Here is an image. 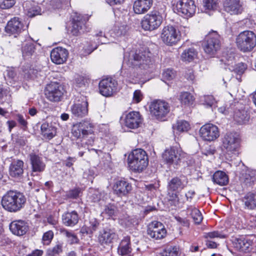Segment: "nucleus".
Here are the masks:
<instances>
[{
    "mask_svg": "<svg viewBox=\"0 0 256 256\" xmlns=\"http://www.w3.org/2000/svg\"><path fill=\"white\" fill-rule=\"evenodd\" d=\"M26 202L25 196L21 192L10 190L2 197V204L3 208L10 212H16L20 210Z\"/></svg>",
    "mask_w": 256,
    "mask_h": 256,
    "instance_id": "nucleus-1",
    "label": "nucleus"
},
{
    "mask_svg": "<svg viewBox=\"0 0 256 256\" xmlns=\"http://www.w3.org/2000/svg\"><path fill=\"white\" fill-rule=\"evenodd\" d=\"M130 168L134 172H141L148 166V158L146 152L142 149H136L132 152L128 158Z\"/></svg>",
    "mask_w": 256,
    "mask_h": 256,
    "instance_id": "nucleus-2",
    "label": "nucleus"
},
{
    "mask_svg": "<svg viewBox=\"0 0 256 256\" xmlns=\"http://www.w3.org/2000/svg\"><path fill=\"white\" fill-rule=\"evenodd\" d=\"M236 44L240 51L250 52L256 46V35L250 30L241 32L236 36Z\"/></svg>",
    "mask_w": 256,
    "mask_h": 256,
    "instance_id": "nucleus-3",
    "label": "nucleus"
},
{
    "mask_svg": "<svg viewBox=\"0 0 256 256\" xmlns=\"http://www.w3.org/2000/svg\"><path fill=\"white\" fill-rule=\"evenodd\" d=\"M151 54L148 50H144L138 53L132 54L126 62L129 66H138L146 69L151 62Z\"/></svg>",
    "mask_w": 256,
    "mask_h": 256,
    "instance_id": "nucleus-4",
    "label": "nucleus"
},
{
    "mask_svg": "<svg viewBox=\"0 0 256 256\" xmlns=\"http://www.w3.org/2000/svg\"><path fill=\"white\" fill-rule=\"evenodd\" d=\"M94 125L89 120H83L74 125L72 136L77 138H85L89 135H94Z\"/></svg>",
    "mask_w": 256,
    "mask_h": 256,
    "instance_id": "nucleus-5",
    "label": "nucleus"
},
{
    "mask_svg": "<svg viewBox=\"0 0 256 256\" xmlns=\"http://www.w3.org/2000/svg\"><path fill=\"white\" fill-rule=\"evenodd\" d=\"M162 22V16L159 13L152 12L144 16L140 24L144 30L152 31L157 29L161 25Z\"/></svg>",
    "mask_w": 256,
    "mask_h": 256,
    "instance_id": "nucleus-6",
    "label": "nucleus"
},
{
    "mask_svg": "<svg viewBox=\"0 0 256 256\" xmlns=\"http://www.w3.org/2000/svg\"><path fill=\"white\" fill-rule=\"evenodd\" d=\"M220 47V36L216 32H210L206 38V42L204 46L205 52L210 56H214Z\"/></svg>",
    "mask_w": 256,
    "mask_h": 256,
    "instance_id": "nucleus-7",
    "label": "nucleus"
},
{
    "mask_svg": "<svg viewBox=\"0 0 256 256\" xmlns=\"http://www.w3.org/2000/svg\"><path fill=\"white\" fill-rule=\"evenodd\" d=\"M151 114L158 120L166 117L170 112V106L167 102L161 100H155L150 106Z\"/></svg>",
    "mask_w": 256,
    "mask_h": 256,
    "instance_id": "nucleus-8",
    "label": "nucleus"
},
{
    "mask_svg": "<svg viewBox=\"0 0 256 256\" xmlns=\"http://www.w3.org/2000/svg\"><path fill=\"white\" fill-rule=\"evenodd\" d=\"M160 38L166 44L173 46L180 40V34L175 27L172 26H167L162 28Z\"/></svg>",
    "mask_w": 256,
    "mask_h": 256,
    "instance_id": "nucleus-9",
    "label": "nucleus"
},
{
    "mask_svg": "<svg viewBox=\"0 0 256 256\" xmlns=\"http://www.w3.org/2000/svg\"><path fill=\"white\" fill-rule=\"evenodd\" d=\"M222 146L228 154L236 155L240 147L238 136L234 133H227L223 138Z\"/></svg>",
    "mask_w": 256,
    "mask_h": 256,
    "instance_id": "nucleus-10",
    "label": "nucleus"
},
{
    "mask_svg": "<svg viewBox=\"0 0 256 256\" xmlns=\"http://www.w3.org/2000/svg\"><path fill=\"white\" fill-rule=\"evenodd\" d=\"M182 158V152L175 147H170L166 149L162 154V158L166 164L174 168L180 164Z\"/></svg>",
    "mask_w": 256,
    "mask_h": 256,
    "instance_id": "nucleus-11",
    "label": "nucleus"
},
{
    "mask_svg": "<svg viewBox=\"0 0 256 256\" xmlns=\"http://www.w3.org/2000/svg\"><path fill=\"white\" fill-rule=\"evenodd\" d=\"M174 10L178 14L188 18L192 16L195 14L196 6L192 0H180L176 2Z\"/></svg>",
    "mask_w": 256,
    "mask_h": 256,
    "instance_id": "nucleus-12",
    "label": "nucleus"
},
{
    "mask_svg": "<svg viewBox=\"0 0 256 256\" xmlns=\"http://www.w3.org/2000/svg\"><path fill=\"white\" fill-rule=\"evenodd\" d=\"M147 234L151 238L159 240L165 238L166 230L162 223L154 221L149 224Z\"/></svg>",
    "mask_w": 256,
    "mask_h": 256,
    "instance_id": "nucleus-13",
    "label": "nucleus"
},
{
    "mask_svg": "<svg viewBox=\"0 0 256 256\" xmlns=\"http://www.w3.org/2000/svg\"><path fill=\"white\" fill-rule=\"evenodd\" d=\"M200 134L204 140L211 142L214 140L219 136L220 132L216 125L208 124L200 128Z\"/></svg>",
    "mask_w": 256,
    "mask_h": 256,
    "instance_id": "nucleus-14",
    "label": "nucleus"
},
{
    "mask_svg": "<svg viewBox=\"0 0 256 256\" xmlns=\"http://www.w3.org/2000/svg\"><path fill=\"white\" fill-rule=\"evenodd\" d=\"M256 244V236H252L249 238H236L234 246L238 250L243 252H249L252 250L253 246Z\"/></svg>",
    "mask_w": 256,
    "mask_h": 256,
    "instance_id": "nucleus-15",
    "label": "nucleus"
},
{
    "mask_svg": "<svg viewBox=\"0 0 256 256\" xmlns=\"http://www.w3.org/2000/svg\"><path fill=\"white\" fill-rule=\"evenodd\" d=\"M62 90V88L58 84L52 82L46 87L45 94L50 100L58 102L63 94Z\"/></svg>",
    "mask_w": 256,
    "mask_h": 256,
    "instance_id": "nucleus-16",
    "label": "nucleus"
},
{
    "mask_svg": "<svg viewBox=\"0 0 256 256\" xmlns=\"http://www.w3.org/2000/svg\"><path fill=\"white\" fill-rule=\"evenodd\" d=\"M116 82L111 78L104 79L99 84L100 92L105 96H111L116 91Z\"/></svg>",
    "mask_w": 256,
    "mask_h": 256,
    "instance_id": "nucleus-17",
    "label": "nucleus"
},
{
    "mask_svg": "<svg viewBox=\"0 0 256 256\" xmlns=\"http://www.w3.org/2000/svg\"><path fill=\"white\" fill-rule=\"evenodd\" d=\"M118 238V235L110 229H106L100 232L98 241L104 247L109 246L116 240Z\"/></svg>",
    "mask_w": 256,
    "mask_h": 256,
    "instance_id": "nucleus-18",
    "label": "nucleus"
},
{
    "mask_svg": "<svg viewBox=\"0 0 256 256\" xmlns=\"http://www.w3.org/2000/svg\"><path fill=\"white\" fill-rule=\"evenodd\" d=\"M68 51L62 47L56 48L50 52L52 61L57 64H60L65 62L68 58Z\"/></svg>",
    "mask_w": 256,
    "mask_h": 256,
    "instance_id": "nucleus-19",
    "label": "nucleus"
},
{
    "mask_svg": "<svg viewBox=\"0 0 256 256\" xmlns=\"http://www.w3.org/2000/svg\"><path fill=\"white\" fill-rule=\"evenodd\" d=\"M142 122L141 116L137 112H130L126 115L124 120L126 126L132 129L138 128Z\"/></svg>",
    "mask_w": 256,
    "mask_h": 256,
    "instance_id": "nucleus-20",
    "label": "nucleus"
},
{
    "mask_svg": "<svg viewBox=\"0 0 256 256\" xmlns=\"http://www.w3.org/2000/svg\"><path fill=\"white\" fill-rule=\"evenodd\" d=\"M10 231L15 235L23 236L28 230V226L26 222L22 220H14L10 224Z\"/></svg>",
    "mask_w": 256,
    "mask_h": 256,
    "instance_id": "nucleus-21",
    "label": "nucleus"
},
{
    "mask_svg": "<svg viewBox=\"0 0 256 256\" xmlns=\"http://www.w3.org/2000/svg\"><path fill=\"white\" fill-rule=\"evenodd\" d=\"M24 25L18 18H14L9 20L6 26V32L9 34H18L23 29Z\"/></svg>",
    "mask_w": 256,
    "mask_h": 256,
    "instance_id": "nucleus-22",
    "label": "nucleus"
},
{
    "mask_svg": "<svg viewBox=\"0 0 256 256\" xmlns=\"http://www.w3.org/2000/svg\"><path fill=\"white\" fill-rule=\"evenodd\" d=\"M152 0H136L133 4L134 12L138 14L147 12L152 4Z\"/></svg>",
    "mask_w": 256,
    "mask_h": 256,
    "instance_id": "nucleus-23",
    "label": "nucleus"
},
{
    "mask_svg": "<svg viewBox=\"0 0 256 256\" xmlns=\"http://www.w3.org/2000/svg\"><path fill=\"white\" fill-rule=\"evenodd\" d=\"M113 189L116 194L120 196H126L132 190V186L124 180H118L114 186Z\"/></svg>",
    "mask_w": 256,
    "mask_h": 256,
    "instance_id": "nucleus-24",
    "label": "nucleus"
},
{
    "mask_svg": "<svg viewBox=\"0 0 256 256\" xmlns=\"http://www.w3.org/2000/svg\"><path fill=\"white\" fill-rule=\"evenodd\" d=\"M224 6L225 10L230 14H238L242 11L239 0H226Z\"/></svg>",
    "mask_w": 256,
    "mask_h": 256,
    "instance_id": "nucleus-25",
    "label": "nucleus"
},
{
    "mask_svg": "<svg viewBox=\"0 0 256 256\" xmlns=\"http://www.w3.org/2000/svg\"><path fill=\"white\" fill-rule=\"evenodd\" d=\"M103 214H106L108 216L113 218H115V217L118 216L122 224H128L129 220L128 216H118L116 208L114 205L106 206Z\"/></svg>",
    "mask_w": 256,
    "mask_h": 256,
    "instance_id": "nucleus-26",
    "label": "nucleus"
},
{
    "mask_svg": "<svg viewBox=\"0 0 256 256\" xmlns=\"http://www.w3.org/2000/svg\"><path fill=\"white\" fill-rule=\"evenodd\" d=\"M188 180L185 177H175L172 178L168 182L169 190L177 191L184 188L187 185Z\"/></svg>",
    "mask_w": 256,
    "mask_h": 256,
    "instance_id": "nucleus-27",
    "label": "nucleus"
},
{
    "mask_svg": "<svg viewBox=\"0 0 256 256\" xmlns=\"http://www.w3.org/2000/svg\"><path fill=\"white\" fill-rule=\"evenodd\" d=\"M72 114L76 117L82 118L88 113V102L86 101L82 102L80 104H76L71 108Z\"/></svg>",
    "mask_w": 256,
    "mask_h": 256,
    "instance_id": "nucleus-28",
    "label": "nucleus"
},
{
    "mask_svg": "<svg viewBox=\"0 0 256 256\" xmlns=\"http://www.w3.org/2000/svg\"><path fill=\"white\" fill-rule=\"evenodd\" d=\"M130 237L126 236L122 240L118 250V254L121 256H132Z\"/></svg>",
    "mask_w": 256,
    "mask_h": 256,
    "instance_id": "nucleus-29",
    "label": "nucleus"
},
{
    "mask_svg": "<svg viewBox=\"0 0 256 256\" xmlns=\"http://www.w3.org/2000/svg\"><path fill=\"white\" fill-rule=\"evenodd\" d=\"M78 214L74 210L66 212L62 216L63 224L68 226H72L76 225L78 222Z\"/></svg>",
    "mask_w": 256,
    "mask_h": 256,
    "instance_id": "nucleus-30",
    "label": "nucleus"
},
{
    "mask_svg": "<svg viewBox=\"0 0 256 256\" xmlns=\"http://www.w3.org/2000/svg\"><path fill=\"white\" fill-rule=\"evenodd\" d=\"M30 157L33 172H41L44 170L46 165L42 158L34 154H30Z\"/></svg>",
    "mask_w": 256,
    "mask_h": 256,
    "instance_id": "nucleus-31",
    "label": "nucleus"
},
{
    "mask_svg": "<svg viewBox=\"0 0 256 256\" xmlns=\"http://www.w3.org/2000/svg\"><path fill=\"white\" fill-rule=\"evenodd\" d=\"M86 21L81 16H77L73 18L71 33L77 36L80 34V30L84 26Z\"/></svg>",
    "mask_w": 256,
    "mask_h": 256,
    "instance_id": "nucleus-32",
    "label": "nucleus"
},
{
    "mask_svg": "<svg viewBox=\"0 0 256 256\" xmlns=\"http://www.w3.org/2000/svg\"><path fill=\"white\" fill-rule=\"evenodd\" d=\"M242 202L246 208L250 210L256 209V192H248L242 198Z\"/></svg>",
    "mask_w": 256,
    "mask_h": 256,
    "instance_id": "nucleus-33",
    "label": "nucleus"
},
{
    "mask_svg": "<svg viewBox=\"0 0 256 256\" xmlns=\"http://www.w3.org/2000/svg\"><path fill=\"white\" fill-rule=\"evenodd\" d=\"M41 131L44 136L48 139H52L56 133V129L52 124L44 122L41 126Z\"/></svg>",
    "mask_w": 256,
    "mask_h": 256,
    "instance_id": "nucleus-34",
    "label": "nucleus"
},
{
    "mask_svg": "<svg viewBox=\"0 0 256 256\" xmlns=\"http://www.w3.org/2000/svg\"><path fill=\"white\" fill-rule=\"evenodd\" d=\"M24 162L18 160L12 162L10 166V174L12 177H18L23 174Z\"/></svg>",
    "mask_w": 256,
    "mask_h": 256,
    "instance_id": "nucleus-35",
    "label": "nucleus"
},
{
    "mask_svg": "<svg viewBox=\"0 0 256 256\" xmlns=\"http://www.w3.org/2000/svg\"><path fill=\"white\" fill-rule=\"evenodd\" d=\"M128 30V26L126 24H116L111 30L110 34L114 38L118 39L124 36Z\"/></svg>",
    "mask_w": 256,
    "mask_h": 256,
    "instance_id": "nucleus-36",
    "label": "nucleus"
},
{
    "mask_svg": "<svg viewBox=\"0 0 256 256\" xmlns=\"http://www.w3.org/2000/svg\"><path fill=\"white\" fill-rule=\"evenodd\" d=\"M213 181L220 186H225L228 182V176L222 171H217L213 175Z\"/></svg>",
    "mask_w": 256,
    "mask_h": 256,
    "instance_id": "nucleus-37",
    "label": "nucleus"
},
{
    "mask_svg": "<svg viewBox=\"0 0 256 256\" xmlns=\"http://www.w3.org/2000/svg\"><path fill=\"white\" fill-rule=\"evenodd\" d=\"M249 118L247 112L244 109L236 110L234 115V120L240 124L247 122Z\"/></svg>",
    "mask_w": 256,
    "mask_h": 256,
    "instance_id": "nucleus-38",
    "label": "nucleus"
},
{
    "mask_svg": "<svg viewBox=\"0 0 256 256\" xmlns=\"http://www.w3.org/2000/svg\"><path fill=\"white\" fill-rule=\"evenodd\" d=\"M168 200L171 205L177 207L182 206L185 202V198L182 195L178 196L176 193L169 194Z\"/></svg>",
    "mask_w": 256,
    "mask_h": 256,
    "instance_id": "nucleus-39",
    "label": "nucleus"
},
{
    "mask_svg": "<svg viewBox=\"0 0 256 256\" xmlns=\"http://www.w3.org/2000/svg\"><path fill=\"white\" fill-rule=\"evenodd\" d=\"M197 56L196 51L193 48L185 50L181 54L180 58L183 62H190Z\"/></svg>",
    "mask_w": 256,
    "mask_h": 256,
    "instance_id": "nucleus-40",
    "label": "nucleus"
},
{
    "mask_svg": "<svg viewBox=\"0 0 256 256\" xmlns=\"http://www.w3.org/2000/svg\"><path fill=\"white\" fill-rule=\"evenodd\" d=\"M179 100L182 105L190 106L193 104L194 98L190 93L182 92L179 96Z\"/></svg>",
    "mask_w": 256,
    "mask_h": 256,
    "instance_id": "nucleus-41",
    "label": "nucleus"
},
{
    "mask_svg": "<svg viewBox=\"0 0 256 256\" xmlns=\"http://www.w3.org/2000/svg\"><path fill=\"white\" fill-rule=\"evenodd\" d=\"M190 128L188 122L184 120H178L172 126L174 131L176 130L178 132H188Z\"/></svg>",
    "mask_w": 256,
    "mask_h": 256,
    "instance_id": "nucleus-42",
    "label": "nucleus"
},
{
    "mask_svg": "<svg viewBox=\"0 0 256 256\" xmlns=\"http://www.w3.org/2000/svg\"><path fill=\"white\" fill-rule=\"evenodd\" d=\"M188 212H190V215L195 224H200L202 222L203 218L198 209L190 206L188 208Z\"/></svg>",
    "mask_w": 256,
    "mask_h": 256,
    "instance_id": "nucleus-43",
    "label": "nucleus"
},
{
    "mask_svg": "<svg viewBox=\"0 0 256 256\" xmlns=\"http://www.w3.org/2000/svg\"><path fill=\"white\" fill-rule=\"evenodd\" d=\"M60 234L66 238L67 241L70 244H76L78 242L77 236L72 232L68 231L66 229L60 230Z\"/></svg>",
    "mask_w": 256,
    "mask_h": 256,
    "instance_id": "nucleus-44",
    "label": "nucleus"
},
{
    "mask_svg": "<svg viewBox=\"0 0 256 256\" xmlns=\"http://www.w3.org/2000/svg\"><path fill=\"white\" fill-rule=\"evenodd\" d=\"M24 6L27 11V14L29 17H33L40 14V8L38 6L32 5L30 2H26Z\"/></svg>",
    "mask_w": 256,
    "mask_h": 256,
    "instance_id": "nucleus-45",
    "label": "nucleus"
},
{
    "mask_svg": "<svg viewBox=\"0 0 256 256\" xmlns=\"http://www.w3.org/2000/svg\"><path fill=\"white\" fill-rule=\"evenodd\" d=\"M219 0H203V7L206 12L215 10L218 6Z\"/></svg>",
    "mask_w": 256,
    "mask_h": 256,
    "instance_id": "nucleus-46",
    "label": "nucleus"
},
{
    "mask_svg": "<svg viewBox=\"0 0 256 256\" xmlns=\"http://www.w3.org/2000/svg\"><path fill=\"white\" fill-rule=\"evenodd\" d=\"M180 250L177 246H170L166 248L162 253L161 256H179Z\"/></svg>",
    "mask_w": 256,
    "mask_h": 256,
    "instance_id": "nucleus-47",
    "label": "nucleus"
},
{
    "mask_svg": "<svg viewBox=\"0 0 256 256\" xmlns=\"http://www.w3.org/2000/svg\"><path fill=\"white\" fill-rule=\"evenodd\" d=\"M34 46L32 44H26L22 48V56L25 58H30L34 52Z\"/></svg>",
    "mask_w": 256,
    "mask_h": 256,
    "instance_id": "nucleus-48",
    "label": "nucleus"
},
{
    "mask_svg": "<svg viewBox=\"0 0 256 256\" xmlns=\"http://www.w3.org/2000/svg\"><path fill=\"white\" fill-rule=\"evenodd\" d=\"M221 61L224 62L225 64L229 66V67L233 66V64L234 63V54L232 52L230 54L224 52Z\"/></svg>",
    "mask_w": 256,
    "mask_h": 256,
    "instance_id": "nucleus-49",
    "label": "nucleus"
},
{
    "mask_svg": "<svg viewBox=\"0 0 256 256\" xmlns=\"http://www.w3.org/2000/svg\"><path fill=\"white\" fill-rule=\"evenodd\" d=\"M10 99L11 94L9 91L6 89L3 90L0 88V103L4 104L6 102L8 103Z\"/></svg>",
    "mask_w": 256,
    "mask_h": 256,
    "instance_id": "nucleus-50",
    "label": "nucleus"
},
{
    "mask_svg": "<svg viewBox=\"0 0 256 256\" xmlns=\"http://www.w3.org/2000/svg\"><path fill=\"white\" fill-rule=\"evenodd\" d=\"M201 101L203 104L209 107L214 106L216 102L214 96L212 95L204 96L202 98Z\"/></svg>",
    "mask_w": 256,
    "mask_h": 256,
    "instance_id": "nucleus-51",
    "label": "nucleus"
},
{
    "mask_svg": "<svg viewBox=\"0 0 256 256\" xmlns=\"http://www.w3.org/2000/svg\"><path fill=\"white\" fill-rule=\"evenodd\" d=\"M90 80L86 76H78L75 78L76 85L78 87H82L87 85Z\"/></svg>",
    "mask_w": 256,
    "mask_h": 256,
    "instance_id": "nucleus-52",
    "label": "nucleus"
},
{
    "mask_svg": "<svg viewBox=\"0 0 256 256\" xmlns=\"http://www.w3.org/2000/svg\"><path fill=\"white\" fill-rule=\"evenodd\" d=\"M176 76V72L172 69L168 68L164 70L162 73L163 78L168 80L174 79Z\"/></svg>",
    "mask_w": 256,
    "mask_h": 256,
    "instance_id": "nucleus-53",
    "label": "nucleus"
},
{
    "mask_svg": "<svg viewBox=\"0 0 256 256\" xmlns=\"http://www.w3.org/2000/svg\"><path fill=\"white\" fill-rule=\"evenodd\" d=\"M54 238V232L52 230H48L43 234L42 242L44 244H49Z\"/></svg>",
    "mask_w": 256,
    "mask_h": 256,
    "instance_id": "nucleus-54",
    "label": "nucleus"
},
{
    "mask_svg": "<svg viewBox=\"0 0 256 256\" xmlns=\"http://www.w3.org/2000/svg\"><path fill=\"white\" fill-rule=\"evenodd\" d=\"M228 70L230 72L234 71L238 74H242L245 70L246 69V66L244 64L240 63L236 66V68H234V66H232L228 68Z\"/></svg>",
    "mask_w": 256,
    "mask_h": 256,
    "instance_id": "nucleus-55",
    "label": "nucleus"
},
{
    "mask_svg": "<svg viewBox=\"0 0 256 256\" xmlns=\"http://www.w3.org/2000/svg\"><path fill=\"white\" fill-rule=\"evenodd\" d=\"M98 226V222L97 220L94 218H92L90 220L89 226H88V230L86 231L88 234L92 233L95 231Z\"/></svg>",
    "mask_w": 256,
    "mask_h": 256,
    "instance_id": "nucleus-56",
    "label": "nucleus"
},
{
    "mask_svg": "<svg viewBox=\"0 0 256 256\" xmlns=\"http://www.w3.org/2000/svg\"><path fill=\"white\" fill-rule=\"evenodd\" d=\"M16 3V0H0V8L2 9H8L12 7Z\"/></svg>",
    "mask_w": 256,
    "mask_h": 256,
    "instance_id": "nucleus-57",
    "label": "nucleus"
},
{
    "mask_svg": "<svg viewBox=\"0 0 256 256\" xmlns=\"http://www.w3.org/2000/svg\"><path fill=\"white\" fill-rule=\"evenodd\" d=\"M62 252V245L57 244L52 250H49L47 252V256H54Z\"/></svg>",
    "mask_w": 256,
    "mask_h": 256,
    "instance_id": "nucleus-58",
    "label": "nucleus"
},
{
    "mask_svg": "<svg viewBox=\"0 0 256 256\" xmlns=\"http://www.w3.org/2000/svg\"><path fill=\"white\" fill-rule=\"evenodd\" d=\"M81 190L80 188H75L69 190L66 194V196L70 198H77L80 196Z\"/></svg>",
    "mask_w": 256,
    "mask_h": 256,
    "instance_id": "nucleus-59",
    "label": "nucleus"
},
{
    "mask_svg": "<svg viewBox=\"0 0 256 256\" xmlns=\"http://www.w3.org/2000/svg\"><path fill=\"white\" fill-rule=\"evenodd\" d=\"M143 98V94L140 90H136L133 94L132 102L135 104L139 103Z\"/></svg>",
    "mask_w": 256,
    "mask_h": 256,
    "instance_id": "nucleus-60",
    "label": "nucleus"
},
{
    "mask_svg": "<svg viewBox=\"0 0 256 256\" xmlns=\"http://www.w3.org/2000/svg\"><path fill=\"white\" fill-rule=\"evenodd\" d=\"M206 238H224L218 232H210L206 234L205 235Z\"/></svg>",
    "mask_w": 256,
    "mask_h": 256,
    "instance_id": "nucleus-61",
    "label": "nucleus"
},
{
    "mask_svg": "<svg viewBox=\"0 0 256 256\" xmlns=\"http://www.w3.org/2000/svg\"><path fill=\"white\" fill-rule=\"evenodd\" d=\"M176 220L179 222L182 226H189V222L186 218H183L180 217H176Z\"/></svg>",
    "mask_w": 256,
    "mask_h": 256,
    "instance_id": "nucleus-62",
    "label": "nucleus"
},
{
    "mask_svg": "<svg viewBox=\"0 0 256 256\" xmlns=\"http://www.w3.org/2000/svg\"><path fill=\"white\" fill-rule=\"evenodd\" d=\"M194 194L195 192L194 190H190L184 196H183V198H184L185 200H190Z\"/></svg>",
    "mask_w": 256,
    "mask_h": 256,
    "instance_id": "nucleus-63",
    "label": "nucleus"
},
{
    "mask_svg": "<svg viewBox=\"0 0 256 256\" xmlns=\"http://www.w3.org/2000/svg\"><path fill=\"white\" fill-rule=\"evenodd\" d=\"M98 36H99L98 40L100 43L103 44L107 42L106 37L104 36H103V33L102 32H100Z\"/></svg>",
    "mask_w": 256,
    "mask_h": 256,
    "instance_id": "nucleus-64",
    "label": "nucleus"
}]
</instances>
